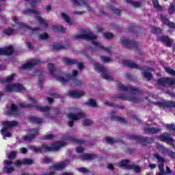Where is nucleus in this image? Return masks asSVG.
<instances>
[{"label": "nucleus", "instance_id": "obj_1", "mask_svg": "<svg viewBox=\"0 0 175 175\" xmlns=\"http://www.w3.org/2000/svg\"><path fill=\"white\" fill-rule=\"evenodd\" d=\"M48 69L49 70V73H51V76L54 77V79H56L57 81H59L62 84H65L68 83V81L72 80L77 85V87H81L83 84V81H80L77 79L76 76L79 75V72L76 70H72V75L71 74H65L62 71H59V75L60 76L55 75L54 72H55V66H54V64H48ZM61 76H65L66 79H65L64 77Z\"/></svg>", "mask_w": 175, "mask_h": 175}, {"label": "nucleus", "instance_id": "obj_2", "mask_svg": "<svg viewBox=\"0 0 175 175\" xmlns=\"http://www.w3.org/2000/svg\"><path fill=\"white\" fill-rule=\"evenodd\" d=\"M66 144L62 142H56L49 146L47 144H43L40 147L31 146L30 149L33 150V152H51L53 151H58L61 147H65Z\"/></svg>", "mask_w": 175, "mask_h": 175}, {"label": "nucleus", "instance_id": "obj_3", "mask_svg": "<svg viewBox=\"0 0 175 175\" xmlns=\"http://www.w3.org/2000/svg\"><path fill=\"white\" fill-rule=\"evenodd\" d=\"M29 100L30 102H32V104H26L25 103H18V107L22 108V109H32V107H35L36 110L38 111H41L42 113H46L49 114L50 113V110H51V108L49 106H41V105H36L37 101L36 99H35L33 97L29 96L28 97Z\"/></svg>", "mask_w": 175, "mask_h": 175}, {"label": "nucleus", "instance_id": "obj_4", "mask_svg": "<svg viewBox=\"0 0 175 175\" xmlns=\"http://www.w3.org/2000/svg\"><path fill=\"white\" fill-rule=\"evenodd\" d=\"M73 38L75 39H83V40H92V44L99 47V49H100V46H102L99 44V42L95 41L97 37L96 36L92 35V33L77 34Z\"/></svg>", "mask_w": 175, "mask_h": 175}, {"label": "nucleus", "instance_id": "obj_5", "mask_svg": "<svg viewBox=\"0 0 175 175\" xmlns=\"http://www.w3.org/2000/svg\"><path fill=\"white\" fill-rule=\"evenodd\" d=\"M94 69L97 72H100L101 73V76L104 80H109L111 79V77L109 75L107 71L106 70V68L102 66L100 64H95Z\"/></svg>", "mask_w": 175, "mask_h": 175}, {"label": "nucleus", "instance_id": "obj_6", "mask_svg": "<svg viewBox=\"0 0 175 175\" xmlns=\"http://www.w3.org/2000/svg\"><path fill=\"white\" fill-rule=\"evenodd\" d=\"M70 162L69 159H66L58 164H53L52 166L49 167V169H53V170H64L67 165H69Z\"/></svg>", "mask_w": 175, "mask_h": 175}, {"label": "nucleus", "instance_id": "obj_7", "mask_svg": "<svg viewBox=\"0 0 175 175\" xmlns=\"http://www.w3.org/2000/svg\"><path fill=\"white\" fill-rule=\"evenodd\" d=\"M2 125L5 126L3 129V132H6V131H8V129H12V128L17 126V125H18V122H17L16 120L4 121L2 122Z\"/></svg>", "mask_w": 175, "mask_h": 175}, {"label": "nucleus", "instance_id": "obj_8", "mask_svg": "<svg viewBox=\"0 0 175 175\" xmlns=\"http://www.w3.org/2000/svg\"><path fill=\"white\" fill-rule=\"evenodd\" d=\"M155 158H157L158 162H159V169L160 170V173L159 174V175H165L166 173L165 172V171L163 170L165 165L163 164V162H165V159L161 157V156H159V154H158L157 153H156L154 154Z\"/></svg>", "mask_w": 175, "mask_h": 175}, {"label": "nucleus", "instance_id": "obj_9", "mask_svg": "<svg viewBox=\"0 0 175 175\" xmlns=\"http://www.w3.org/2000/svg\"><path fill=\"white\" fill-rule=\"evenodd\" d=\"M133 140H136L138 143L142 144V146H147V143H152L153 140L151 138H144L136 135L132 136Z\"/></svg>", "mask_w": 175, "mask_h": 175}, {"label": "nucleus", "instance_id": "obj_10", "mask_svg": "<svg viewBox=\"0 0 175 175\" xmlns=\"http://www.w3.org/2000/svg\"><path fill=\"white\" fill-rule=\"evenodd\" d=\"M159 85H175V79L162 78L157 81Z\"/></svg>", "mask_w": 175, "mask_h": 175}, {"label": "nucleus", "instance_id": "obj_11", "mask_svg": "<svg viewBox=\"0 0 175 175\" xmlns=\"http://www.w3.org/2000/svg\"><path fill=\"white\" fill-rule=\"evenodd\" d=\"M13 21H14V23H16V24H17V25H18L20 28H25L26 29H30L33 32H35L36 31H40V27H39L32 28L25 23L17 21V18H14Z\"/></svg>", "mask_w": 175, "mask_h": 175}, {"label": "nucleus", "instance_id": "obj_12", "mask_svg": "<svg viewBox=\"0 0 175 175\" xmlns=\"http://www.w3.org/2000/svg\"><path fill=\"white\" fill-rule=\"evenodd\" d=\"M131 161L128 159H123L118 163V167L120 169H126L128 170H132V165L130 164Z\"/></svg>", "mask_w": 175, "mask_h": 175}, {"label": "nucleus", "instance_id": "obj_13", "mask_svg": "<svg viewBox=\"0 0 175 175\" xmlns=\"http://www.w3.org/2000/svg\"><path fill=\"white\" fill-rule=\"evenodd\" d=\"M14 53V48L12 46L0 49V55H12Z\"/></svg>", "mask_w": 175, "mask_h": 175}, {"label": "nucleus", "instance_id": "obj_14", "mask_svg": "<svg viewBox=\"0 0 175 175\" xmlns=\"http://www.w3.org/2000/svg\"><path fill=\"white\" fill-rule=\"evenodd\" d=\"M40 59H33L31 62L25 63L22 65V69H29L30 68H32L33 66H35V65H39L40 64Z\"/></svg>", "mask_w": 175, "mask_h": 175}, {"label": "nucleus", "instance_id": "obj_15", "mask_svg": "<svg viewBox=\"0 0 175 175\" xmlns=\"http://www.w3.org/2000/svg\"><path fill=\"white\" fill-rule=\"evenodd\" d=\"M159 139L161 140V142H166L167 144H170V146H174L175 142L170 137L169 134H163L160 136Z\"/></svg>", "mask_w": 175, "mask_h": 175}, {"label": "nucleus", "instance_id": "obj_16", "mask_svg": "<svg viewBox=\"0 0 175 175\" xmlns=\"http://www.w3.org/2000/svg\"><path fill=\"white\" fill-rule=\"evenodd\" d=\"M68 118L70 120H72V121H77V120H80L81 118H84L85 117V114L84 113H70L68 115Z\"/></svg>", "mask_w": 175, "mask_h": 175}, {"label": "nucleus", "instance_id": "obj_17", "mask_svg": "<svg viewBox=\"0 0 175 175\" xmlns=\"http://www.w3.org/2000/svg\"><path fill=\"white\" fill-rule=\"evenodd\" d=\"M80 159H81V161H91L92 159H95L96 158H98V157L96 156V154H83L82 155H81L79 157Z\"/></svg>", "mask_w": 175, "mask_h": 175}, {"label": "nucleus", "instance_id": "obj_18", "mask_svg": "<svg viewBox=\"0 0 175 175\" xmlns=\"http://www.w3.org/2000/svg\"><path fill=\"white\" fill-rule=\"evenodd\" d=\"M74 5L76 6H85L88 10H91L90 5L85 2V0H72Z\"/></svg>", "mask_w": 175, "mask_h": 175}, {"label": "nucleus", "instance_id": "obj_19", "mask_svg": "<svg viewBox=\"0 0 175 175\" xmlns=\"http://www.w3.org/2000/svg\"><path fill=\"white\" fill-rule=\"evenodd\" d=\"M29 121L31 124H36L37 125H39L40 124H42L44 120L43 118L31 116L29 117Z\"/></svg>", "mask_w": 175, "mask_h": 175}, {"label": "nucleus", "instance_id": "obj_20", "mask_svg": "<svg viewBox=\"0 0 175 175\" xmlns=\"http://www.w3.org/2000/svg\"><path fill=\"white\" fill-rule=\"evenodd\" d=\"M68 95L69 96H71V98H79L84 95V92H79L77 90L69 91Z\"/></svg>", "mask_w": 175, "mask_h": 175}, {"label": "nucleus", "instance_id": "obj_21", "mask_svg": "<svg viewBox=\"0 0 175 175\" xmlns=\"http://www.w3.org/2000/svg\"><path fill=\"white\" fill-rule=\"evenodd\" d=\"M113 98L115 100L120 99L121 100H129V102H132V97H129L128 96L122 94H115Z\"/></svg>", "mask_w": 175, "mask_h": 175}, {"label": "nucleus", "instance_id": "obj_22", "mask_svg": "<svg viewBox=\"0 0 175 175\" xmlns=\"http://www.w3.org/2000/svg\"><path fill=\"white\" fill-rule=\"evenodd\" d=\"M118 88L120 90V91L124 92H132L131 85L124 86V84L118 83Z\"/></svg>", "mask_w": 175, "mask_h": 175}, {"label": "nucleus", "instance_id": "obj_23", "mask_svg": "<svg viewBox=\"0 0 175 175\" xmlns=\"http://www.w3.org/2000/svg\"><path fill=\"white\" fill-rule=\"evenodd\" d=\"M111 120L112 121H116V122H120V124H127L128 122H126V120L121 116H111Z\"/></svg>", "mask_w": 175, "mask_h": 175}, {"label": "nucleus", "instance_id": "obj_24", "mask_svg": "<svg viewBox=\"0 0 175 175\" xmlns=\"http://www.w3.org/2000/svg\"><path fill=\"white\" fill-rule=\"evenodd\" d=\"M120 42L124 47H127V49H129L132 46V41L129 40V38H126L125 37H122L120 38Z\"/></svg>", "mask_w": 175, "mask_h": 175}, {"label": "nucleus", "instance_id": "obj_25", "mask_svg": "<svg viewBox=\"0 0 175 175\" xmlns=\"http://www.w3.org/2000/svg\"><path fill=\"white\" fill-rule=\"evenodd\" d=\"M62 62H64L66 65H76L77 64V59H69L68 57H64Z\"/></svg>", "mask_w": 175, "mask_h": 175}, {"label": "nucleus", "instance_id": "obj_26", "mask_svg": "<svg viewBox=\"0 0 175 175\" xmlns=\"http://www.w3.org/2000/svg\"><path fill=\"white\" fill-rule=\"evenodd\" d=\"M53 50L56 51H59V50H65L69 47V45H62L61 44L55 43L53 45Z\"/></svg>", "mask_w": 175, "mask_h": 175}, {"label": "nucleus", "instance_id": "obj_27", "mask_svg": "<svg viewBox=\"0 0 175 175\" xmlns=\"http://www.w3.org/2000/svg\"><path fill=\"white\" fill-rule=\"evenodd\" d=\"M161 21L163 22L166 25H168L170 28H175V24L173 23H170L169 19L166 18V17L163 15L161 16Z\"/></svg>", "mask_w": 175, "mask_h": 175}, {"label": "nucleus", "instance_id": "obj_28", "mask_svg": "<svg viewBox=\"0 0 175 175\" xmlns=\"http://www.w3.org/2000/svg\"><path fill=\"white\" fill-rule=\"evenodd\" d=\"M160 40L163 43H165L168 47L172 46V43H173V40H170L167 36H163L160 38Z\"/></svg>", "mask_w": 175, "mask_h": 175}, {"label": "nucleus", "instance_id": "obj_29", "mask_svg": "<svg viewBox=\"0 0 175 175\" xmlns=\"http://www.w3.org/2000/svg\"><path fill=\"white\" fill-rule=\"evenodd\" d=\"M36 137V135L30 134V135H23L22 139L23 140H25V142H31V140H35Z\"/></svg>", "mask_w": 175, "mask_h": 175}, {"label": "nucleus", "instance_id": "obj_30", "mask_svg": "<svg viewBox=\"0 0 175 175\" xmlns=\"http://www.w3.org/2000/svg\"><path fill=\"white\" fill-rule=\"evenodd\" d=\"M85 105L89 107H96V106H98L96 100L92 98H90L86 103H85Z\"/></svg>", "mask_w": 175, "mask_h": 175}, {"label": "nucleus", "instance_id": "obj_31", "mask_svg": "<svg viewBox=\"0 0 175 175\" xmlns=\"http://www.w3.org/2000/svg\"><path fill=\"white\" fill-rule=\"evenodd\" d=\"M37 20L39 21L40 25H42L43 28H49V23L42 16H37Z\"/></svg>", "mask_w": 175, "mask_h": 175}, {"label": "nucleus", "instance_id": "obj_32", "mask_svg": "<svg viewBox=\"0 0 175 175\" xmlns=\"http://www.w3.org/2000/svg\"><path fill=\"white\" fill-rule=\"evenodd\" d=\"M14 80V74L11 75L7 78H2L0 79V83H12Z\"/></svg>", "mask_w": 175, "mask_h": 175}, {"label": "nucleus", "instance_id": "obj_33", "mask_svg": "<svg viewBox=\"0 0 175 175\" xmlns=\"http://www.w3.org/2000/svg\"><path fill=\"white\" fill-rule=\"evenodd\" d=\"M68 139L70 142H72V143H75V144H84V141L82 139H79L73 136H70L68 137Z\"/></svg>", "mask_w": 175, "mask_h": 175}, {"label": "nucleus", "instance_id": "obj_34", "mask_svg": "<svg viewBox=\"0 0 175 175\" xmlns=\"http://www.w3.org/2000/svg\"><path fill=\"white\" fill-rule=\"evenodd\" d=\"M52 30L53 32H65V27L62 26H53Z\"/></svg>", "mask_w": 175, "mask_h": 175}, {"label": "nucleus", "instance_id": "obj_35", "mask_svg": "<svg viewBox=\"0 0 175 175\" xmlns=\"http://www.w3.org/2000/svg\"><path fill=\"white\" fill-rule=\"evenodd\" d=\"M5 92H14V84H7L5 87Z\"/></svg>", "mask_w": 175, "mask_h": 175}, {"label": "nucleus", "instance_id": "obj_36", "mask_svg": "<svg viewBox=\"0 0 175 175\" xmlns=\"http://www.w3.org/2000/svg\"><path fill=\"white\" fill-rule=\"evenodd\" d=\"M109 9H110V10L113 12L115 14H117V16H121V10L114 8V6L113 5H109Z\"/></svg>", "mask_w": 175, "mask_h": 175}, {"label": "nucleus", "instance_id": "obj_37", "mask_svg": "<svg viewBox=\"0 0 175 175\" xmlns=\"http://www.w3.org/2000/svg\"><path fill=\"white\" fill-rule=\"evenodd\" d=\"M24 86L20 83H14V91L18 92L23 91Z\"/></svg>", "mask_w": 175, "mask_h": 175}, {"label": "nucleus", "instance_id": "obj_38", "mask_svg": "<svg viewBox=\"0 0 175 175\" xmlns=\"http://www.w3.org/2000/svg\"><path fill=\"white\" fill-rule=\"evenodd\" d=\"M24 14H39V11L36 10L27 9L23 12Z\"/></svg>", "mask_w": 175, "mask_h": 175}, {"label": "nucleus", "instance_id": "obj_39", "mask_svg": "<svg viewBox=\"0 0 175 175\" xmlns=\"http://www.w3.org/2000/svg\"><path fill=\"white\" fill-rule=\"evenodd\" d=\"M122 64L124 66H126V68H132V60L123 59Z\"/></svg>", "mask_w": 175, "mask_h": 175}, {"label": "nucleus", "instance_id": "obj_40", "mask_svg": "<svg viewBox=\"0 0 175 175\" xmlns=\"http://www.w3.org/2000/svg\"><path fill=\"white\" fill-rule=\"evenodd\" d=\"M3 172L4 173H7L8 174H10V173H13V172H14V167H7V166H4L3 168Z\"/></svg>", "mask_w": 175, "mask_h": 175}, {"label": "nucleus", "instance_id": "obj_41", "mask_svg": "<svg viewBox=\"0 0 175 175\" xmlns=\"http://www.w3.org/2000/svg\"><path fill=\"white\" fill-rule=\"evenodd\" d=\"M3 33H5V35H7L8 36H10L13 35V33H14V30L11 27H8V29L3 30Z\"/></svg>", "mask_w": 175, "mask_h": 175}, {"label": "nucleus", "instance_id": "obj_42", "mask_svg": "<svg viewBox=\"0 0 175 175\" xmlns=\"http://www.w3.org/2000/svg\"><path fill=\"white\" fill-rule=\"evenodd\" d=\"M40 140H53L54 135L53 134H48L40 137Z\"/></svg>", "mask_w": 175, "mask_h": 175}, {"label": "nucleus", "instance_id": "obj_43", "mask_svg": "<svg viewBox=\"0 0 175 175\" xmlns=\"http://www.w3.org/2000/svg\"><path fill=\"white\" fill-rule=\"evenodd\" d=\"M61 16H62V18H63V20H64V21H66V23H67L68 24L70 23V18L69 17V16H68L66 14L62 12L61 13Z\"/></svg>", "mask_w": 175, "mask_h": 175}, {"label": "nucleus", "instance_id": "obj_44", "mask_svg": "<svg viewBox=\"0 0 175 175\" xmlns=\"http://www.w3.org/2000/svg\"><path fill=\"white\" fill-rule=\"evenodd\" d=\"M152 3L157 10H162V6L159 5L158 0H152Z\"/></svg>", "mask_w": 175, "mask_h": 175}, {"label": "nucleus", "instance_id": "obj_45", "mask_svg": "<svg viewBox=\"0 0 175 175\" xmlns=\"http://www.w3.org/2000/svg\"><path fill=\"white\" fill-rule=\"evenodd\" d=\"M103 36L104 38H105V39H108L110 40L111 39H113V38H114V34H113V33L105 32L103 33Z\"/></svg>", "mask_w": 175, "mask_h": 175}, {"label": "nucleus", "instance_id": "obj_46", "mask_svg": "<svg viewBox=\"0 0 175 175\" xmlns=\"http://www.w3.org/2000/svg\"><path fill=\"white\" fill-rule=\"evenodd\" d=\"M1 132L3 136V139H5V137H12V133L8 131V130H6V131H3V129L1 130Z\"/></svg>", "mask_w": 175, "mask_h": 175}, {"label": "nucleus", "instance_id": "obj_47", "mask_svg": "<svg viewBox=\"0 0 175 175\" xmlns=\"http://www.w3.org/2000/svg\"><path fill=\"white\" fill-rule=\"evenodd\" d=\"M25 1H30L29 3H30L31 8H36V4L38 2L42 1V0H25Z\"/></svg>", "mask_w": 175, "mask_h": 175}, {"label": "nucleus", "instance_id": "obj_48", "mask_svg": "<svg viewBox=\"0 0 175 175\" xmlns=\"http://www.w3.org/2000/svg\"><path fill=\"white\" fill-rule=\"evenodd\" d=\"M23 163V165H32V163H33V160L31 159H24Z\"/></svg>", "mask_w": 175, "mask_h": 175}, {"label": "nucleus", "instance_id": "obj_49", "mask_svg": "<svg viewBox=\"0 0 175 175\" xmlns=\"http://www.w3.org/2000/svg\"><path fill=\"white\" fill-rule=\"evenodd\" d=\"M165 69L167 73H169V75H171V76H175V71L173 69L169 67L165 68Z\"/></svg>", "mask_w": 175, "mask_h": 175}, {"label": "nucleus", "instance_id": "obj_50", "mask_svg": "<svg viewBox=\"0 0 175 175\" xmlns=\"http://www.w3.org/2000/svg\"><path fill=\"white\" fill-rule=\"evenodd\" d=\"M105 139L106 140L107 144H114V143H116V141H114V139L111 137H106Z\"/></svg>", "mask_w": 175, "mask_h": 175}, {"label": "nucleus", "instance_id": "obj_51", "mask_svg": "<svg viewBox=\"0 0 175 175\" xmlns=\"http://www.w3.org/2000/svg\"><path fill=\"white\" fill-rule=\"evenodd\" d=\"M132 169L134 170L135 173H140L142 172V168L139 165H132Z\"/></svg>", "mask_w": 175, "mask_h": 175}, {"label": "nucleus", "instance_id": "obj_52", "mask_svg": "<svg viewBox=\"0 0 175 175\" xmlns=\"http://www.w3.org/2000/svg\"><path fill=\"white\" fill-rule=\"evenodd\" d=\"M175 12V6H174V3H170V7L168 10V12L170 13V14H172V13H174Z\"/></svg>", "mask_w": 175, "mask_h": 175}, {"label": "nucleus", "instance_id": "obj_53", "mask_svg": "<svg viewBox=\"0 0 175 175\" xmlns=\"http://www.w3.org/2000/svg\"><path fill=\"white\" fill-rule=\"evenodd\" d=\"M83 126H88L90 125H92V121L90 120L89 119H86L83 122Z\"/></svg>", "mask_w": 175, "mask_h": 175}, {"label": "nucleus", "instance_id": "obj_54", "mask_svg": "<svg viewBox=\"0 0 175 175\" xmlns=\"http://www.w3.org/2000/svg\"><path fill=\"white\" fill-rule=\"evenodd\" d=\"M77 170L80 173H90V171L88 170H87V168H85L84 167H81L77 168Z\"/></svg>", "mask_w": 175, "mask_h": 175}, {"label": "nucleus", "instance_id": "obj_55", "mask_svg": "<svg viewBox=\"0 0 175 175\" xmlns=\"http://www.w3.org/2000/svg\"><path fill=\"white\" fill-rule=\"evenodd\" d=\"M100 59L103 62H110V61H111V59L110 57H107L106 56H101L100 57Z\"/></svg>", "mask_w": 175, "mask_h": 175}, {"label": "nucleus", "instance_id": "obj_56", "mask_svg": "<svg viewBox=\"0 0 175 175\" xmlns=\"http://www.w3.org/2000/svg\"><path fill=\"white\" fill-rule=\"evenodd\" d=\"M39 38L42 40H44L46 39H49V34H47V33H44L42 34H40Z\"/></svg>", "mask_w": 175, "mask_h": 175}, {"label": "nucleus", "instance_id": "obj_57", "mask_svg": "<svg viewBox=\"0 0 175 175\" xmlns=\"http://www.w3.org/2000/svg\"><path fill=\"white\" fill-rule=\"evenodd\" d=\"M100 49H102V50H105L106 53H108V54H110L111 53V46L105 48L103 46H100Z\"/></svg>", "mask_w": 175, "mask_h": 175}, {"label": "nucleus", "instance_id": "obj_58", "mask_svg": "<svg viewBox=\"0 0 175 175\" xmlns=\"http://www.w3.org/2000/svg\"><path fill=\"white\" fill-rule=\"evenodd\" d=\"M11 113H16L17 111V105L16 104H12L10 108Z\"/></svg>", "mask_w": 175, "mask_h": 175}, {"label": "nucleus", "instance_id": "obj_59", "mask_svg": "<svg viewBox=\"0 0 175 175\" xmlns=\"http://www.w3.org/2000/svg\"><path fill=\"white\" fill-rule=\"evenodd\" d=\"M144 77L145 79H147V80H151L152 79V75L148 72H144Z\"/></svg>", "mask_w": 175, "mask_h": 175}, {"label": "nucleus", "instance_id": "obj_60", "mask_svg": "<svg viewBox=\"0 0 175 175\" xmlns=\"http://www.w3.org/2000/svg\"><path fill=\"white\" fill-rule=\"evenodd\" d=\"M167 107H175V103L172 101H167L165 103Z\"/></svg>", "mask_w": 175, "mask_h": 175}, {"label": "nucleus", "instance_id": "obj_61", "mask_svg": "<svg viewBox=\"0 0 175 175\" xmlns=\"http://www.w3.org/2000/svg\"><path fill=\"white\" fill-rule=\"evenodd\" d=\"M166 129H169V131H175V125L174 124H166Z\"/></svg>", "mask_w": 175, "mask_h": 175}, {"label": "nucleus", "instance_id": "obj_62", "mask_svg": "<svg viewBox=\"0 0 175 175\" xmlns=\"http://www.w3.org/2000/svg\"><path fill=\"white\" fill-rule=\"evenodd\" d=\"M43 81H44V79L40 78L38 81V85L41 90H43Z\"/></svg>", "mask_w": 175, "mask_h": 175}, {"label": "nucleus", "instance_id": "obj_63", "mask_svg": "<svg viewBox=\"0 0 175 175\" xmlns=\"http://www.w3.org/2000/svg\"><path fill=\"white\" fill-rule=\"evenodd\" d=\"M16 152H11L10 154L8 155L9 159H14L16 158Z\"/></svg>", "mask_w": 175, "mask_h": 175}, {"label": "nucleus", "instance_id": "obj_64", "mask_svg": "<svg viewBox=\"0 0 175 175\" xmlns=\"http://www.w3.org/2000/svg\"><path fill=\"white\" fill-rule=\"evenodd\" d=\"M152 33H159V32H161V29L152 27Z\"/></svg>", "mask_w": 175, "mask_h": 175}]
</instances>
